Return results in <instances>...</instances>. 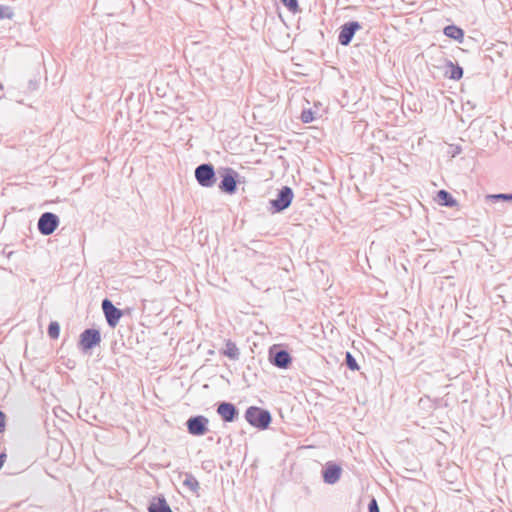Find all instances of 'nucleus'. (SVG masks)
I'll return each mask as SVG.
<instances>
[{
    "label": "nucleus",
    "instance_id": "5",
    "mask_svg": "<svg viewBox=\"0 0 512 512\" xmlns=\"http://www.w3.org/2000/svg\"><path fill=\"white\" fill-rule=\"evenodd\" d=\"M268 359L273 366L279 369H288L293 360L290 352L279 345H273L269 348Z\"/></svg>",
    "mask_w": 512,
    "mask_h": 512
},
{
    "label": "nucleus",
    "instance_id": "2",
    "mask_svg": "<svg viewBox=\"0 0 512 512\" xmlns=\"http://www.w3.org/2000/svg\"><path fill=\"white\" fill-rule=\"evenodd\" d=\"M293 199V189L289 186H282L277 190L276 197L269 200L267 209L271 214L282 213L291 206Z\"/></svg>",
    "mask_w": 512,
    "mask_h": 512
},
{
    "label": "nucleus",
    "instance_id": "19",
    "mask_svg": "<svg viewBox=\"0 0 512 512\" xmlns=\"http://www.w3.org/2000/svg\"><path fill=\"white\" fill-rule=\"evenodd\" d=\"M344 363L347 366L348 369L351 371H358L360 369L359 364L357 363V360L353 356V354L349 351L345 353V359Z\"/></svg>",
    "mask_w": 512,
    "mask_h": 512
},
{
    "label": "nucleus",
    "instance_id": "7",
    "mask_svg": "<svg viewBox=\"0 0 512 512\" xmlns=\"http://www.w3.org/2000/svg\"><path fill=\"white\" fill-rule=\"evenodd\" d=\"M60 224L58 215L53 212H44L37 222V229L43 236H49L55 232Z\"/></svg>",
    "mask_w": 512,
    "mask_h": 512
},
{
    "label": "nucleus",
    "instance_id": "26",
    "mask_svg": "<svg viewBox=\"0 0 512 512\" xmlns=\"http://www.w3.org/2000/svg\"><path fill=\"white\" fill-rule=\"evenodd\" d=\"M5 426H6V416L2 411H0V432H3L5 430Z\"/></svg>",
    "mask_w": 512,
    "mask_h": 512
},
{
    "label": "nucleus",
    "instance_id": "21",
    "mask_svg": "<svg viewBox=\"0 0 512 512\" xmlns=\"http://www.w3.org/2000/svg\"><path fill=\"white\" fill-rule=\"evenodd\" d=\"M491 202H497V201H505V202H512V192L511 193H498V194H489L486 197Z\"/></svg>",
    "mask_w": 512,
    "mask_h": 512
},
{
    "label": "nucleus",
    "instance_id": "16",
    "mask_svg": "<svg viewBox=\"0 0 512 512\" xmlns=\"http://www.w3.org/2000/svg\"><path fill=\"white\" fill-rule=\"evenodd\" d=\"M438 204L444 207L453 208L458 205L457 200L447 190L441 189L437 192Z\"/></svg>",
    "mask_w": 512,
    "mask_h": 512
},
{
    "label": "nucleus",
    "instance_id": "27",
    "mask_svg": "<svg viewBox=\"0 0 512 512\" xmlns=\"http://www.w3.org/2000/svg\"><path fill=\"white\" fill-rule=\"evenodd\" d=\"M6 454L5 453H1L0 454V469L3 467L5 461H6Z\"/></svg>",
    "mask_w": 512,
    "mask_h": 512
},
{
    "label": "nucleus",
    "instance_id": "28",
    "mask_svg": "<svg viewBox=\"0 0 512 512\" xmlns=\"http://www.w3.org/2000/svg\"><path fill=\"white\" fill-rule=\"evenodd\" d=\"M66 366L69 369H73L75 367V362L71 361V360H68V362L66 363Z\"/></svg>",
    "mask_w": 512,
    "mask_h": 512
},
{
    "label": "nucleus",
    "instance_id": "11",
    "mask_svg": "<svg viewBox=\"0 0 512 512\" xmlns=\"http://www.w3.org/2000/svg\"><path fill=\"white\" fill-rule=\"evenodd\" d=\"M216 412L225 423H232L239 418V409L228 401H220L216 404Z\"/></svg>",
    "mask_w": 512,
    "mask_h": 512
},
{
    "label": "nucleus",
    "instance_id": "13",
    "mask_svg": "<svg viewBox=\"0 0 512 512\" xmlns=\"http://www.w3.org/2000/svg\"><path fill=\"white\" fill-rule=\"evenodd\" d=\"M148 512H173L167 503L164 495L160 494L153 497L147 507Z\"/></svg>",
    "mask_w": 512,
    "mask_h": 512
},
{
    "label": "nucleus",
    "instance_id": "15",
    "mask_svg": "<svg viewBox=\"0 0 512 512\" xmlns=\"http://www.w3.org/2000/svg\"><path fill=\"white\" fill-rule=\"evenodd\" d=\"M443 34L446 37L457 41L458 43H463V41H464V36H465L464 30L455 24H450V25L445 26L443 28Z\"/></svg>",
    "mask_w": 512,
    "mask_h": 512
},
{
    "label": "nucleus",
    "instance_id": "8",
    "mask_svg": "<svg viewBox=\"0 0 512 512\" xmlns=\"http://www.w3.org/2000/svg\"><path fill=\"white\" fill-rule=\"evenodd\" d=\"M360 29H362V24L358 21L352 20L345 22L339 28L338 43L342 46H348L352 42L356 32Z\"/></svg>",
    "mask_w": 512,
    "mask_h": 512
},
{
    "label": "nucleus",
    "instance_id": "3",
    "mask_svg": "<svg viewBox=\"0 0 512 512\" xmlns=\"http://www.w3.org/2000/svg\"><path fill=\"white\" fill-rule=\"evenodd\" d=\"M220 182L218 187L221 192L233 195L237 191L239 184V173L232 167H220L217 171Z\"/></svg>",
    "mask_w": 512,
    "mask_h": 512
},
{
    "label": "nucleus",
    "instance_id": "12",
    "mask_svg": "<svg viewBox=\"0 0 512 512\" xmlns=\"http://www.w3.org/2000/svg\"><path fill=\"white\" fill-rule=\"evenodd\" d=\"M341 474V466L334 462H328L322 470L323 481L329 485L337 483L341 477Z\"/></svg>",
    "mask_w": 512,
    "mask_h": 512
},
{
    "label": "nucleus",
    "instance_id": "20",
    "mask_svg": "<svg viewBox=\"0 0 512 512\" xmlns=\"http://www.w3.org/2000/svg\"><path fill=\"white\" fill-rule=\"evenodd\" d=\"M47 333L51 339H58L60 335V324L57 321H51L48 325Z\"/></svg>",
    "mask_w": 512,
    "mask_h": 512
},
{
    "label": "nucleus",
    "instance_id": "14",
    "mask_svg": "<svg viewBox=\"0 0 512 512\" xmlns=\"http://www.w3.org/2000/svg\"><path fill=\"white\" fill-rule=\"evenodd\" d=\"M445 66L448 68L444 76L450 80L459 81L464 74L463 68L458 63H453L449 59H445Z\"/></svg>",
    "mask_w": 512,
    "mask_h": 512
},
{
    "label": "nucleus",
    "instance_id": "22",
    "mask_svg": "<svg viewBox=\"0 0 512 512\" xmlns=\"http://www.w3.org/2000/svg\"><path fill=\"white\" fill-rule=\"evenodd\" d=\"M281 3L293 14L300 12L298 0H280Z\"/></svg>",
    "mask_w": 512,
    "mask_h": 512
},
{
    "label": "nucleus",
    "instance_id": "30",
    "mask_svg": "<svg viewBox=\"0 0 512 512\" xmlns=\"http://www.w3.org/2000/svg\"><path fill=\"white\" fill-rule=\"evenodd\" d=\"M500 45H501V47H502V50H504V48H505V49H507V48H508V47H507V44H505V43H501Z\"/></svg>",
    "mask_w": 512,
    "mask_h": 512
},
{
    "label": "nucleus",
    "instance_id": "32",
    "mask_svg": "<svg viewBox=\"0 0 512 512\" xmlns=\"http://www.w3.org/2000/svg\"><path fill=\"white\" fill-rule=\"evenodd\" d=\"M504 50H502V47L499 48V53L502 54Z\"/></svg>",
    "mask_w": 512,
    "mask_h": 512
},
{
    "label": "nucleus",
    "instance_id": "4",
    "mask_svg": "<svg viewBox=\"0 0 512 512\" xmlns=\"http://www.w3.org/2000/svg\"><path fill=\"white\" fill-rule=\"evenodd\" d=\"M195 179L201 187H213L217 181V174L213 164L202 163L195 168Z\"/></svg>",
    "mask_w": 512,
    "mask_h": 512
},
{
    "label": "nucleus",
    "instance_id": "9",
    "mask_svg": "<svg viewBox=\"0 0 512 512\" xmlns=\"http://www.w3.org/2000/svg\"><path fill=\"white\" fill-rule=\"evenodd\" d=\"M209 419L204 415L190 416L185 425L187 431L193 436H203L208 432Z\"/></svg>",
    "mask_w": 512,
    "mask_h": 512
},
{
    "label": "nucleus",
    "instance_id": "1",
    "mask_svg": "<svg viewBox=\"0 0 512 512\" xmlns=\"http://www.w3.org/2000/svg\"><path fill=\"white\" fill-rule=\"evenodd\" d=\"M244 417L252 427L259 430H266L272 422L271 413L267 409L258 406L248 407Z\"/></svg>",
    "mask_w": 512,
    "mask_h": 512
},
{
    "label": "nucleus",
    "instance_id": "10",
    "mask_svg": "<svg viewBox=\"0 0 512 512\" xmlns=\"http://www.w3.org/2000/svg\"><path fill=\"white\" fill-rule=\"evenodd\" d=\"M101 307L108 326L115 328L123 316V311L117 308L108 298L102 300Z\"/></svg>",
    "mask_w": 512,
    "mask_h": 512
},
{
    "label": "nucleus",
    "instance_id": "29",
    "mask_svg": "<svg viewBox=\"0 0 512 512\" xmlns=\"http://www.w3.org/2000/svg\"><path fill=\"white\" fill-rule=\"evenodd\" d=\"M0 17H1V18H5V17L9 18V17H10V14H8V13L4 12V11H3V9H2V8H0Z\"/></svg>",
    "mask_w": 512,
    "mask_h": 512
},
{
    "label": "nucleus",
    "instance_id": "17",
    "mask_svg": "<svg viewBox=\"0 0 512 512\" xmlns=\"http://www.w3.org/2000/svg\"><path fill=\"white\" fill-rule=\"evenodd\" d=\"M224 356L231 360H238L240 357V351L235 342L228 339L225 343V348L221 352Z\"/></svg>",
    "mask_w": 512,
    "mask_h": 512
},
{
    "label": "nucleus",
    "instance_id": "18",
    "mask_svg": "<svg viewBox=\"0 0 512 512\" xmlns=\"http://www.w3.org/2000/svg\"><path fill=\"white\" fill-rule=\"evenodd\" d=\"M183 485L186 486L193 493H198L200 489V484L198 480L191 473H185Z\"/></svg>",
    "mask_w": 512,
    "mask_h": 512
},
{
    "label": "nucleus",
    "instance_id": "6",
    "mask_svg": "<svg viewBox=\"0 0 512 512\" xmlns=\"http://www.w3.org/2000/svg\"><path fill=\"white\" fill-rule=\"evenodd\" d=\"M100 342V330L96 328H87L80 334L78 347L82 352L87 353L98 346Z\"/></svg>",
    "mask_w": 512,
    "mask_h": 512
},
{
    "label": "nucleus",
    "instance_id": "31",
    "mask_svg": "<svg viewBox=\"0 0 512 512\" xmlns=\"http://www.w3.org/2000/svg\"><path fill=\"white\" fill-rule=\"evenodd\" d=\"M4 89V86L3 84L0 83V91H2Z\"/></svg>",
    "mask_w": 512,
    "mask_h": 512
},
{
    "label": "nucleus",
    "instance_id": "25",
    "mask_svg": "<svg viewBox=\"0 0 512 512\" xmlns=\"http://www.w3.org/2000/svg\"><path fill=\"white\" fill-rule=\"evenodd\" d=\"M450 148H451L450 153H451L452 157H456L457 155H459L462 152V147L459 145H451Z\"/></svg>",
    "mask_w": 512,
    "mask_h": 512
},
{
    "label": "nucleus",
    "instance_id": "23",
    "mask_svg": "<svg viewBox=\"0 0 512 512\" xmlns=\"http://www.w3.org/2000/svg\"><path fill=\"white\" fill-rule=\"evenodd\" d=\"M315 112L312 109H304L301 113V121L303 123H310L315 119Z\"/></svg>",
    "mask_w": 512,
    "mask_h": 512
},
{
    "label": "nucleus",
    "instance_id": "24",
    "mask_svg": "<svg viewBox=\"0 0 512 512\" xmlns=\"http://www.w3.org/2000/svg\"><path fill=\"white\" fill-rule=\"evenodd\" d=\"M368 512H380L377 500L372 497L368 503Z\"/></svg>",
    "mask_w": 512,
    "mask_h": 512
}]
</instances>
